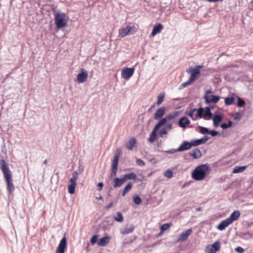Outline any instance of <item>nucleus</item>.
<instances>
[{
	"label": "nucleus",
	"instance_id": "obj_1",
	"mask_svg": "<svg viewBox=\"0 0 253 253\" xmlns=\"http://www.w3.org/2000/svg\"><path fill=\"white\" fill-rule=\"evenodd\" d=\"M209 166L207 164H203L197 167L192 173V178L196 180H201L209 173Z\"/></svg>",
	"mask_w": 253,
	"mask_h": 253
},
{
	"label": "nucleus",
	"instance_id": "obj_2",
	"mask_svg": "<svg viewBox=\"0 0 253 253\" xmlns=\"http://www.w3.org/2000/svg\"><path fill=\"white\" fill-rule=\"evenodd\" d=\"M0 169L4 175V177L7 182L8 190H13L14 186L12 182V173L10 171L8 164L3 159L0 160Z\"/></svg>",
	"mask_w": 253,
	"mask_h": 253
},
{
	"label": "nucleus",
	"instance_id": "obj_3",
	"mask_svg": "<svg viewBox=\"0 0 253 253\" xmlns=\"http://www.w3.org/2000/svg\"><path fill=\"white\" fill-rule=\"evenodd\" d=\"M54 22L57 29L65 27L68 21L69 17L65 13L58 12L54 13Z\"/></svg>",
	"mask_w": 253,
	"mask_h": 253
},
{
	"label": "nucleus",
	"instance_id": "obj_4",
	"mask_svg": "<svg viewBox=\"0 0 253 253\" xmlns=\"http://www.w3.org/2000/svg\"><path fill=\"white\" fill-rule=\"evenodd\" d=\"M121 150L120 148H118L116 150V153L114 156V159L112 164V172L111 176H115L117 171L118 161L121 153Z\"/></svg>",
	"mask_w": 253,
	"mask_h": 253
},
{
	"label": "nucleus",
	"instance_id": "obj_5",
	"mask_svg": "<svg viewBox=\"0 0 253 253\" xmlns=\"http://www.w3.org/2000/svg\"><path fill=\"white\" fill-rule=\"evenodd\" d=\"M202 68L201 65L196 66L194 68H190V72L191 76L189 79L191 81L193 82L196 80L198 76L200 74V69Z\"/></svg>",
	"mask_w": 253,
	"mask_h": 253
},
{
	"label": "nucleus",
	"instance_id": "obj_6",
	"mask_svg": "<svg viewBox=\"0 0 253 253\" xmlns=\"http://www.w3.org/2000/svg\"><path fill=\"white\" fill-rule=\"evenodd\" d=\"M134 72V68H125L122 71L121 73V76L122 78L127 80L129 79Z\"/></svg>",
	"mask_w": 253,
	"mask_h": 253
},
{
	"label": "nucleus",
	"instance_id": "obj_7",
	"mask_svg": "<svg viewBox=\"0 0 253 253\" xmlns=\"http://www.w3.org/2000/svg\"><path fill=\"white\" fill-rule=\"evenodd\" d=\"M192 232V229L190 228L186 230L185 231L181 233L176 239L177 242H182L186 241L189 235L191 234Z\"/></svg>",
	"mask_w": 253,
	"mask_h": 253
},
{
	"label": "nucleus",
	"instance_id": "obj_8",
	"mask_svg": "<svg viewBox=\"0 0 253 253\" xmlns=\"http://www.w3.org/2000/svg\"><path fill=\"white\" fill-rule=\"evenodd\" d=\"M66 247L67 240L65 236H64L60 241L57 248L56 253H64Z\"/></svg>",
	"mask_w": 253,
	"mask_h": 253
},
{
	"label": "nucleus",
	"instance_id": "obj_9",
	"mask_svg": "<svg viewBox=\"0 0 253 253\" xmlns=\"http://www.w3.org/2000/svg\"><path fill=\"white\" fill-rule=\"evenodd\" d=\"M134 28V26H131L127 25L125 28H122L119 30V35L122 37L124 38L127 36L129 33L132 34L134 33L131 30Z\"/></svg>",
	"mask_w": 253,
	"mask_h": 253
},
{
	"label": "nucleus",
	"instance_id": "obj_10",
	"mask_svg": "<svg viewBox=\"0 0 253 253\" xmlns=\"http://www.w3.org/2000/svg\"><path fill=\"white\" fill-rule=\"evenodd\" d=\"M87 77V72L84 69H82L81 73H80L77 76L78 82L80 83H84L86 81Z\"/></svg>",
	"mask_w": 253,
	"mask_h": 253
},
{
	"label": "nucleus",
	"instance_id": "obj_11",
	"mask_svg": "<svg viewBox=\"0 0 253 253\" xmlns=\"http://www.w3.org/2000/svg\"><path fill=\"white\" fill-rule=\"evenodd\" d=\"M206 103L209 104L211 103H215L219 100V97L217 95H205L204 96Z\"/></svg>",
	"mask_w": 253,
	"mask_h": 253
},
{
	"label": "nucleus",
	"instance_id": "obj_12",
	"mask_svg": "<svg viewBox=\"0 0 253 253\" xmlns=\"http://www.w3.org/2000/svg\"><path fill=\"white\" fill-rule=\"evenodd\" d=\"M209 138L208 136L205 135L201 139L192 140L191 141L192 145V146H197L204 144L208 140Z\"/></svg>",
	"mask_w": 253,
	"mask_h": 253
},
{
	"label": "nucleus",
	"instance_id": "obj_13",
	"mask_svg": "<svg viewBox=\"0 0 253 253\" xmlns=\"http://www.w3.org/2000/svg\"><path fill=\"white\" fill-rule=\"evenodd\" d=\"M192 147L191 142L184 141L182 144L177 148L179 152L184 151L190 149Z\"/></svg>",
	"mask_w": 253,
	"mask_h": 253
},
{
	"label": "nucleus",
	"instance_id": "obj_14",
	"mask_svg": "<svg viewBox=\"0 0 253 253\" xmlns=\"http://www.w3.org/2000/svg\"><path fill=\"white\" fill-rule=\"evenodd\" d=\"M231 224V223H230L228 219L226 218L220 222V223L217 225V229L219 230L222 231Z\"/></svg>",
	"mask_w": 253,
	"mask_h": 253
},
{
	"label": "nucleus",
	"instance_id": "obj_15",
	"mask_svg": "<svg viewBox=\"0 0 253 253\" xmlns=\"http://www.w3.org/2000/svg\"><path fill=\"white\" fill-rule=\"evenodd\" d=\"M241 214L240 211L238 210L234 211L230 215V216L227 218L230 221V223H232L234 221L238 220Z\"/></svg>",
	"mask_w": 253,
	"mask_h": 253
},
{
	"label": "nucleus",
	"instance_id": "obj_16",
	"mask_svg": "<svg viewBox=\"0 0 253 253\" xmlns=\"http://www.w3.org/2000/svg\"><path fill=\"white\" fill-rule=\"evenodd\" d=\"M190 124L189 120L186 117H181L178 122V125L180 127L185 128L186 126Z\"/></svg>",
	"mask_w": 253,
	"mask_h": 253
},
{
	"label": "nucleus",
	"instance_id": "obj_17",
	"mask_svg": "<svg viewBox=\"0 0 253 253\" xmlns=\"http://www.w3.org/2000/svg\"><path fill=\"white\" fill-rule=\"evenodd\" d=\"M189 155L194 159L200 158L202 156L201 151L198 148H195L189 153Z\"/></svg>",
	"mask_w": 253,
	"mask_h": 253
},
{
	"label": "nucleus",
	"instance_id": "obj_18",
	"mask_svg": "<svg viewBox=\"0 0 253 253\" xmlns=\"http://www.w3.org/2000/svg\"><path fill=\"white\" fill-rule=\"evenodd\" d=\"M165 108L164 107L159 108L155 113L154 118L155 120H159L164 115Z\"/></svg>",
	"mask_w": 253,
	"mask_h": 253
},
{
	"label": "nucleus",
	"instance_id": "obj_19",
	"mask_svg": "<svg viewBox=\"0 0 253 253\" xmlns=\"http://www.w3.org/2000/svg\"><path fill=\"white\" fill-rule=\"evenodd\" d=\"M223 116L220 114L215 115L213 117V123L214 126H218L222 120Z\"/></svg>",
	"mask_w": 253,
	"mask_h": 253
},
{
	"label": "nucleus",
	"instance_id": "obj_20",
	"mask_svg": "<svg viewBox=\"0 0 253 253\" xmlns=\"http://www.w3.org/2000/svg\"><path fill=\"white\" fill-rule=\"evenodd\" d=\"M136 144V140L134 137H132L129 139L128 141L126 144V148L129 150L133 149L134 147Z\"/></svg>",
	"mask_w": 253,
	"mask_h": 253
},
{
	"label": "nucleus",
	"instance_id": "obj_21",
	"mask_svg": "<svg viewBox=\"0 0 253 253\" xmlns=\"http://www.w3.org/2000/svg\"><path fill=\"white\" fill-rule=\"evenodd\" d=\"M163 26L162 24L161 23H159L157 25H155L152 30L151 35L152 36H155L156 34L160 33L161 31L163 29Z\"/></svg>",
	"mask_w": 253,
	"mask_h": 253
},
{
	"label": "nucleus",
	"instance_id": "obj_22",
	"mask_svg": "<svg viewBox=\"0 0 253 253\" xmlns=\"http://www.w3.org/2000/svg\"><path fill=\"white\" fill-rule=\"evenodd\" d=\"M125 182L123 176L121 178H115L114 179V187L118 188L121 187Z\"/></svg>",
	"mask_w": 253,
	"mask_h": 253
},
{
	"label": "nucleus",
	"instance_id": "obj_23",
	"mask_svg": "<svg viewBox=\"0 0 253 253\" xmlns=\"http://www.w3.org/2000/svg\"><path fill=\"white\" fill-rule=\"evenodd\" d=\"M109 237L108 236H105L101 238L98 242L97 244L99 246L105 247L108 244V243L109 242Z\"/></svg>",
	"mask_w": 253,
	"mask_h": 253
},
{
	"label": "nucleus",
	"instance_id": "obj_24",
	"mask_svg": "<svg viewBox=\"0 0 253 253\" xmlns=\"http://www.w3.org/2000/svg\"><path fill=\"white\" fill-rule=\"evenodd\" d=\"M123 177L126 182L127 180H131L134 179L135 180L136 179L137 176L136 174L134 172H131L129 173H127L124 174L123 176Z\"/></svg>",
	"mask_w": 253,
	"mask_h": 253
},
{
	"label": "nucleus",
	"instance_id": "obj_25",
	"mask_svg": "<svg viewBox=\"0 0 253 253\" xmlns=\"http://www.w3.org/2000/svg\"><path fill=\"white\" fill-rule=\"evenodd\" d=\"M205 114H204V119L207 120V117L211 118L212 117V114L211 111V108L210 107H207L205 108Z\"/></svg>",
	"mask_w": 253,
	"mask_h": 253
},
{
	"label": "nucleus",
	"instance_id": "obj_26",
	"mask_svg": "<svg viewBox=\"0 0 253 253\" xmlns=\"http://www.w3.org/2000/svg\"><path fill=\"white\" fill-rule=\"evenodd\" d=\"M76 178L73 176L70 179V184L69 185L68 190H75L76 185Z\"/></svg>",
	"mask_w": 253,
	"mask_h": 253
},
{
	"label": "nucleus",
	"instance_id": "obj_27",
	"mask_svg": "<svg viewBox=\"0 0 253 253\" xmlns=\"http://www.w3.org/2000/svg\"><path fill=\"white\" fill-rule=\"evenodd\" d=\"M134 229V226L133 225L130 226L129 227L126 228L121 231V233L123 234H127L132 233Z\"/></svg>",
	"mask_w": 253,
	"mask_h": 253
},
{
	"label": "nucleus",
	"instance_id": "obj_28",
	"mask_svg": "<svg viewBox=\"0 0 253 253\" xmlns=\"http://www.w3.org/2000/svg\"><path fill=\"white\" fill-rule=\"evenodd\" d=\"M157 130L153 128L152 132L151 133L150 137L148 139V140L150 143H153L155 141L157 137Z\"/></svg>",
	"mask_w": 253,
	"mask_h": 253
},
{
	"label": "nucleus",
	"instance_id": "obj_29",
	"mask_svg": "<svg viewBox=\"0 0 253 253\" xmlns=\"http://www.w3.org/2000/svg\"><path fill=\"white\" fill-rule=\"evenodd\" d=\"M246 168H247V166H242V167L236 166L235 167V168L233 171V173H237L242 172L243 171H244Z\"/></svg>",
	"mask_w": 253,
	"mask_h": 253
},
{
	"label": "nucleus",
	"instance_id": "obj_30",
	"mask_svg": "<svg viewBox=\"0 0 253 253\" xmlns=\"http://www.w3.org/2000/svg\"><path fill=\"white\" fill-rule=\"evenodd\" d=\"M114 218L115 221L119 222H122L124 221L123 215L120 211L117 213V216H114Z\"/></svg>",
	"mask_w": 253,
	"mask_h": 253
},
{
	"label": "nucleus",
	"instance_id": "obj_31",
	"mask_svg": "<svg viewBox=\"0 0 253 253\" xmlns=\"http://www.w3.org/2000/svg\"><path fill=\"white\" fill-rule=\"evenodd\" d=\"M167 123V119H164V118H162L159 122V123L155 126L154 127V129H155L156 130H158V128L164 125L166 123Z\"/></svg>",
	"mask_w": 253,
	"mask_h": 253
},
{
	"label": "nucleus",
	"instance_id": "obj_32",
	"mask_svg": "<svg viewBox=\"0 0 253 253\" xmlns=\"http://www.w3.org/2000/svg\"><path fill=\"white\" fill-rule=\"evenodd\" d=\"M210 245L214 249V251L217 252L220 250V242L218 241H215L213 244Z\"/></svg>",
	"mask_w": 253,
	"mask_h": 253
},
{
	"label": "nucleus",
	"instance_id": "obj_33",
	"mask_svg": "<svg viewBox=\"0 0 253 253\" xmlns=\"http://www.w3.org/2000/svg\"><path fill=\"white\" fill-rule=\"evenodd\" d=\"M241 237L244 239L248 240L253 237V234L249 232L243 233L242 234Z\"/></svg>",
	"mask_w": 253,
	"mask_h": 253
},
{
	"label": "nucleus",
	"instance_id": "obj_34",
	"mask_svg": "<svg viewBox=\"0 0 253 253\" xmlns=\"http://www.w3.org/2000/svg\"><path fill=\"white\" fill-rule=\"evenodd\" d=\"M196 111L197 112V118H203L204 119V115L203 114L205 109L203 108H199V109H197Z\"/></svg>",
	"mask_w": 253,
	"mask_h": 253
},
{
	"label": "nucleus",
	"instance_id": "obj_35",
	"mask_svg": "<svg viewBox=\"0 0 253 253\" xmlns=\"http://www.w3.org/2000/svg\"><path fill=\"white\" fill-rule=\"evenodd\" d=\"M235 98L233 97H227L225 98V104L226 105H230L233 104Z\"/></svg>",
	"mask_w": 253,
	"mask_h": 253
},
{
	"label": "nucleus",
	"instance_id": "obj_36",
	"mask_svg": "<svg viewBox=\"0 0 253 253\" xmlns=\"http://www.w3.org/2000/svg\"><path fill=\"white\" fill-rule=\"evenodd\" d=\"M172 225V224L171 223L164 224L161 226V230L162 231H164L168 229Z\"/></svg>",
	"mask_w": 253,
	"mask_h": 253
},
{
	"label": "nucleus",
	"instance_id": "obj_37",
	"mask_svg": "<svg viewBox=\"0 0 253 253\" xmlns=\"http://www.w3.org/2000/svg\"><path fill=\"white\" fill-rule=\"evenodd\" d=\"M178 112H175L173 114H169L164 118L166 119L167 121V120H171L174 119L178 115Z\"/></svg>",
	"mask_w": 253,
	"mask_h": 253
},
{
	"label": "nucleus",
	"instance_id": "obj_38",
	"mask_svg": "<svg viewBox=\"0 0 253 253\" xmlns=\"http://www.w3.org/2000/svg\"><path fill=\"white\" fill-rule=\"evenodd\" d=\"M165 98V94H160L158 96L157 105H160L164 101Z\"/></svg>",
	"mask_w": 253,
	"mask_h": 253
},
{
	"label": "nucleus",
	"instance_id": "obj_39",
	"mask_svg": "<svg viewBox=\"0 0 253 253\" xmlns=\"http://www.w3.org/2000/svg\"><path fill=\"white\" fill-rule=\"evenodd\" d=\"M193 82L192 81H191L189 79L186 82L182 84L179 89H183L184 88L186 87V86L190 85L191 84H192Z\"/></svg>",
	"mask_w": 253,
	"mask_h": 253
},
{
	"label": "nucleus",
	"instance_id": "obj_40",
	"mask_svg": "<svg viewBox=\"0 0 253 253\" xmlns=\"http://www.w3.org/2000/svg\"><path fill=\"white\" fill-rule=\"evenodd\" d=\"M197 109L194 108L193 109H190L189 110V113L187 114V115L191 118L193 120L195 121L197 119V117L194 118L193 117V113L196 111Z\"/></svg>",
	"mask_w": 253,
	"mask_h": 253
},
{
	"label": "nucleus",
	"instance_id": "obj_41",
	"mask_svg": "<svg viewBox=\"0 0 253 253\" xmlns=\"http://www.w3.org/2000/svg\"><path fill=\"white\" fill-rule=\"evenodd\" d=\"M200 128L199 132L202 134L209 133V130L208 128L204 126H199Z\"/></svg>",
	"mask_w": 253,
	"mask_h": 253
},
{
	"label": "nucleus",
	"instance_id": "obj_42",
	"mask_svg": "<svg viewBox=\"0 0 253 253\" xmlns=\"http://www.w3.org/2000/svg\"><path fill=\"white\" fill-rule=\"evenodd\" d=\"M237 98H238L237 106L239 107H242L243 106H244L245 104V101L243 99H242V98H241L240 97H238V96H237Z\"/></svg>",
	"mask_w": 253,
	"mask_h": 253
},
{
	"label": "nucleus",
	"instance_id": "obj_43",
	"mask_svg": "<svg viewBox=\"0 0 253 253\" xmlns=\"http://www.w3.org/2000/svg\"><path fill=\"white\" fill-rule=\"evenodd\" d=\"M206 253H215V251H214V249L211 247V246L209 245H208L205 250Z\"/></svg>",
	"mask_w": 253,
	"mask_h": 253
},
{
	"label": "nucleus",
	"instance_id": "obj_44",
	"mask_svg": "<svg viewBox=\"0 0 253 253\" xmlns=\"http://www.w3.org/2000/svg\"><path fill=\"white\" fill-rule=\"evenodd\" d=\"M164 175L168 178H170L173 176V172L170 170L168 169L164 172Z\"/></svg>",
	"mask_w": 253,
	"mask_h": 253
},
{
	"label": "nucleus",
	"instance_id": "obj_45",
	"mask_svg": "<svg viewBox=\"0 0 253 253\" xmlns=\"http://www.w3.org/2000/svg\"><path fill=\"white\" fill-rule=\"evenodd\" d=\"M133 202L136 205H139L141 203V199L138 196L133 197Z\"/></svg>",
	"mask_w": 253,
	"mask_h": 253
},
{
	"label": "nucleus",
	"instance_id": "obj_46",
	"mask_svg": "<svg viewBox=\"0 0 253 253\" xmlns=\"http://www.w3.org/2000/svg\"><path fill=\"white\" fill-rule=\"evenodd\" d=\"M242 114L240 112L236 113L234 116V119L235 120H240L242 117Z\"/></svg>",
	"mask_w": 253,
	"mask_h": 253
},
{
	"label": "nucleus",
	"instance_id": "obj_47",
	"mask_svg": "<svg viewBox=\"0 0 253 253\" xmlns=\"http://www.w3.org/2000/svg\"><path fill=\"white\" fill-rule=\"evenodd\" d=\"M98 236L97 235H94L92 236V237L90 239V243L92 245H94L96 243L97 240Z\"/></svg>",
	"mask_w": 253,
	"mask_h": 253
},
{
	"label": "nucleus",
	"instance_id": "obj_48",
	"mask_svg": "<svg viewBox=\"0 0 253 253\" xmlns=\"http://www.w3.org/2000/svg\"><path fill=\"white\" fill-rule=\"evenodd\" d=\"M165 153L173 154L176 152H179L177 149H172L171 150H166L164 151Z\"/></svg>",
	"mask_w": 253,
	"mask_h": 253
},
{
	"label": "nucleus",
	"instance_id": "obj_49",
	"mask_svg": "<svg viewBox=\"0 0 253 253\" xmlns=\"http://www.w3.org/2000/svg\"><path fill=\"white\" fill-rule=\"evenodd\" d=\"M209 133L212 136L214 137L218 135V132L214 130H209Z\"/></svg>",
	"mask_w": 253,
	"mask_h": 253
},
{
	"label": "nucleus",
	"instance_id": "obj_50",
	"mask_svg": "<svg viewBox=\"0 0 253 253\" xmlns=\"http://www.w3.org/2000/svg\"><path fill=\"white\" fill-rule=\"evenodd\" d=\"M136 162L137 165L138 166H144L145 165V163L141 159H137Z\"/></svg>",
	"mask_w": 253,
	"mask_h": 253
},
{
	"label": "nucleus",
	"instance_id": "obj_51",
	"mask_svg": "<svg viewBox=\"0 0 253 253\" xmlns=\"http://www.w3.org/2000/svg\"><path fill=\"white\" fill-rule=\"evenodd\" d=\"M132 183L131 182H128L124 190H130L132 187Z\"/></svg>",
	"mask_w": 253,
	"mask_h": 253
},
{
	"label": "nucleus",
	"instance_id": "obj_52",
	"mask_svg": "<svg viewBox=\"0 0 253 253\" xmlns=\"http://www.w3.org/2000/svg\"><path fill=\"white\" fill-rule=\"evenodd\" d=\"M168 129H166V128L164 127L161 130L160 132V134L161 136H162L163 134H167L168 133Z\"/></svg>",
	"mask_w": 253,
	"mask_h": 253
},
{
	"label": "nucleus",
	"instance_id": "obj_53",
	"mask_svg": "<svg viewBox=\"0 0 253 253\" xmlns=\"http://www.w3.org/2000/svg\"><path fill=\"white\" fill-rule=\"evenodd\" d=\"M235 251L238 253H243L244 252V250L242 247H238L235 249Z\"/></svg>",
	"mask_w": 253,
	"mask_h": 253
},
{
	"label": "nucleus",
	"instance_id": "obj_54",
	"mask_svg": "<svg viewBox=\"0 0 253 253\" xmlns=\"http://www.w3.org/2000/svg\"><path fill=\"white\" fill-rule=\"evenodd\" d=\"M221 127L223 129H225L227 128H228V126H227V124L226 123H223L220 125Z\"/></svg>",
	"mask_w": 253,
	"mask_h": 253
},
{
	"label": "nucleus",
	"instance_id": "obj_55",
	"mask_svg": "<svg viewBox=\"0 0 253 253\" xmlns=\"http://www.w3.org/2000/svg\"><path fill=\"white\" fill-rule=\"evenodd\" d=\"M164 127L166 128V129H168V131H169V130H170L172 128V125L167 124Z\"/></svg>",
	"mask_w": 253,
	"mask_h": 253
},
{
	"label": "nucleus",
	"instance_id": "obj_56",
	"mask_svg": "<svg viewBox=\"0 0 253 253\" xmlns=\"http://www.w3.org/2000/svg\"><path fill=\"white\" fill-rule=\"evenodd\" d=\"M232 122L230 120H229L228 122V123L227 124V126H228L229 127H231L232 125Z\"/></svg>",
	"mask_w": 253,
	"mask_h": 253
},
{
	"label": "nucleus",
	"instance_id": "obj_57",
	"mask_svg": "<svg viewBox=\"0 0 253 253\" xmlns=\"http://www.w3.org/2000/svg\"><path fill=\"white\" fill-rule=\"evenodd\" d=\"M222 0H208V1L210 2H217V1H222Z\"/></svg>",
	"mask_w": 253,
	"mask_h": 253
},
{
	"label": "nucleus",
	"instance_id": "obj_58",
	"mask_svg": "<svg viewBox=\"0 0 253 253\" xmlns=\"http://www.w3.org/2000/svg\"><path fill=\"white\" fill-rule=\"evenodd\" d=\"M112 205H113V202H111L107 206L106 208L107 209H109L112 207Z\"/></svg>",
	"mask_w": 253,
	"mask_h": 253
},
{
	"label": "nucleus",
	"instance_id": "obj_59",
	"mask_svg": "<svg viewBox=\"0 0 253 253\" xmlns=\"http://www.w3.org/2000/svg\"><path fill=\"white\" fill-rule=\"evenodd\" d=\"M98 186L100 188H102L103 186V182H99L98 184Z\"/></svg>",
	"mask_w": 253,
	"mask_h": 253
},
{
	"label": "nucleus",
	"instance_id": "obj_60",
	"mask_svg": "<svg viewBox=\"0 0 253 253\" xmlns=\"http://www.w3.org/2000/svg\"><path fill=\"white\" fill-rule=\"evenodd\" d=\"M211 93V90H208L206 91V94L205 95H207L209 94V93Z\"/></svg>",
	"mask_w": 253,
	"mask_h": 253
},
{
	"label": "nucleus",
	"instance_id": "obj_61",
	"mask_svg": "<svg viewBox=\"0 0 253 253\" xmlns=\"http://www.w3.org/2000/svg\"><path fill=\"white\" fill-rule=\"evenodd\" d=\"M96 199H98V200H103V198L101 196H100L99 197H96Z\"/></svg>",
	"mask_w": 253,
	"mask_h": 253
},
{
	"label": "nucleus",
	"instance_id": "obj_62",
	"mask_svg": "<svg viewBox=\"0 0 253 253\" xmlns=\"http://www.w3.org/2000/svg\"><path fill=\"white\" fill-rule=\"evenodd\" d=\"M68 192L71 194H74L75 193V191H68Z\"/></svg>",
	"mask_w": 253,
	"mask_h": 253
},
{
	"label": "nucleus",
	"instance_id": "obj_63",
	"mask_svg": "<svg viewBox=\"0 0 253 253\" xmlns=\"http://www.w3.org/2000/svg\"><path fill=\"white\" fill-rule=\"evenodd\" d=\"M128 191H123V195L125 196V194L128 192Z\"/></svg>",
	"mask_w": 253,
	"mask_h": 253
},
{
	"label": "nucleus",
	"instance_id": "obj_64",
	"mask_svg": "<svg viewBox=\"0 0 253 253\" xmlns=\"http://www.w3.org/2000/svg\"><path fill=\"white\" fill-rule=\"evenodd\" d=\"M201 210V208H198L196 209V211H200Z\"/></svg>",
	"mask_w": 253,
	"mask_h": 253
}]
</instances>
